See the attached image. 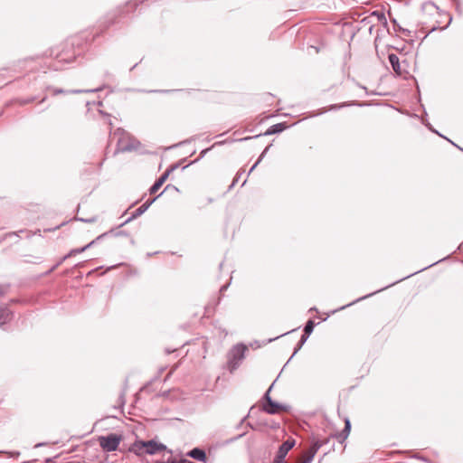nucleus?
<instances>
[{"instance_id":"6ab92c4d","label":"nucleus","mask_w":463,"mask_h":463,"mask_svg":"<svg viewBox=\"0 0 463 463\" xmlns=\"http://www.w3.org/2000/svg\"><path fill=\"white\" fill-rule=\"evenodd\" d=\"M4 294V288L0 287V295Z\"/></svg>"},{"instance_id":"20e7f679","label":"nucleus","mask_w":463,"mask_h":463,"mask_svg":"<svg viewBox=\"0 0 463 463\" xmlns=\"http://www.w3.org/2000/svg\"><path fill=\"white\" fill-rule=\"evenodd\" d=\"M323 445V442L315 441L312 446L303 453L301 458L298 459V463H310L319 449V448Z\"/></svg>"},{"instance_id":"f8f14e48","label":"nucleus","mask_w":463,"mask_h":463,"mask_svg":"<svg viewBox=\"0 0 463 463\" xmlns=\"http://www.w3.org/2000/svg\"><path fill=\"white\" fill-rule=\"evenodd\" d=\"M190 456L194 458L201 461H204L206 458V455L203 450L199 449H194L190 452Z\"/></svg>"},{"instance_id":"f257e3e1","label":"nucleus","mask_w":463,"mask_h":463,"mask_svg":"<svg viewBox=\"0 0 463 463\" xmlns=\"http://www.w3.org/2000/svg\"><path fill=\"white\" fill-rule=\"evenodd\" d=\"M110 141L116 142L117 152H130L140 146V142L122 128H118L110 134Z\"/></svg>"},{"instance_id":"f3484780","label":"nucleus","mask_w":463,"mask_h":463,"mask_svg":"<svg viewBox=\"0 0 463 463\" xmlns=\"http://www.w3.org/2000/svg\"><path fill=\"white\" fill-rule=\"evenodd\" d=\"M313 328H314V322L309 320L305 328H304V332L306 335H309L312 331H313Z\"/></svg>"},{"instance_id":"f03ea898","label":"nucleus","mask_w":463,"mask_h":463,"mask_svg":"<svg viewBox=\"0 0 463 463\" xmlns=\"http://www.w3.org/2000/svg\"><path fill=\"white\" fill-rule=\"evenodd\" d=\"M121 440L122 436L116 433H111L107 436H99L98 438L99 446L103 450L108 452L116 450Z\"/></svg>"},{"instance_id":"dca6fc26","label":"nucleus","mask_w":463,"mask_h":463,"mask_svg":"<svg viewBox=\"0 0 463 463\" xmlns=\"http://www.w3.org/2000/svg\"><path fill=\"white\" fill-rule=\"evenodd\" d=\"M350 430H351V423H350L349 420L346 419L345 420V429L342 431V433L338 436V439H342L343 440H345L348 437Z\"/></svg>"},{"instance_id":"4468645a","label":"nucleus","mask_w":463,"mask_h":463,"mask_svg":"<svg viewBox=\"0 0 463 463\" xmlns=\"http://www.w3.org/2000/svg\"><path fill=\"white\" fill-rule=\"evenodd\" d=\"M286 128H287V126L285 123L275 124L270 127V128L267 131V134H275V133L282 132Z\"/></svg>"},{"instance_id":"9b49d317","label":"nucleus","mask_w":463,"mask_h":463,"mask_svg":"<svg viewBox=\"0 0 463 463\" xmlns=\"http://www.w3.org/2000/svg\"><path fill=\"white\" fill-rule=\"evenodd\" d=\"M12 313L7 308H0V324H5L11 319Z\"/></svg>"},{"instance_id":"a211bd4d","label":"nucleus","mask_w":463,"mask_h":463,"mask_svg":"<svg viewBox=\"0 0 463 463\" xmlns=\"http://www.w3.org/2000/svg\"><path fill=\"white\" fill-rule=\"evenodd\" d=\"M62 92H63L62 90H55L53 93L56 95V94L62 93Z\"/></svg>"},{"instance_id":"0eeeda50","label":"nucleus","mask_w":463,"mask_h":463,"mask_svg":"<svg viewBox=\"0 0 463 463\" xmlns=\"http://www.w3.org/2000/svg\"><path fill=\"white\" fill-rule=\"evenodd\" d=\"M165 449V446L156 440L146 441V454H156Z\"/></svg>"},{"instance_id":"2eb2a0df","label":"nucleus","mask_w":463,"mask_h":463,"mask_svg":"<svg viewBox=\"0 0 463 463\" xmlns=\"http://www.w3.org/2000/svg\"><path fill=\"white\" fill-rule=\"evenodd\" d=\"M94 243H95V241H92L82 248L73 249L69 252V254L65 258L81 253V252L85 251L87 249L90 248Z\"/></svg>"},{"instance_id":"6e6552de","label":"nucleus","mask_w":463,"mask_h":463,"mask_svg":"<svg viewBox=\"0 0 463 463\" xmlns=\"http://www.w3.org/2000/svg\"><path fill=\"white\" fill-rule=\"evenodd\" d=\"M145 212V203L140 205L138 208L135 209L134 211H131V208H129L126 215H128V218L125 220L124 223H128L132 219L137 218V216L141 215Z\"/></svg>"},{"instance_id":"7ed1b4c3","label":"nucleus","mask_w":463,"mask_h":463,"mask_svg":"<svg viewBox=\"0 0 463 463\" xmlns=\"http://www.w3.org/2000/svg\"><path fill=\"white\" fill-rule=\"evenodd\" d=\"M261 410L269 414H279L288 411L284 404L275 402L269 396V390L265 394V402L261 404Z\"/></svg>"},{"instance_id":"1a4fd4ad","label":"nucleus","mask_w":463,"mask_h":463,"mask_svg":"<svg viewBox=\"0 0 463 463\" xmlns=\"http://www.w3.org/2000/svg\"><path fill=\"white\" fill-rule=\"evenodd\" d=\"M389 61L392 64V67L393 71L398 75H402L403 71L401 68L400 61H399L398 56L396 54H393V53L390 54L389 55Z\"/></svg>"},{"instance_id":"39448f33","label":"nucleus","mask_w":463,"mask_h":463,"mask_svg":"<svg viewBox=\"0 0 463 463\" xmlns=\"http://www.w3.org/2000/svg\"><path fill=\"white\" fill-rule=\"evenodd\" d=\"M245 346H236L232 351V359L229 363V370L232 373L238 366L239 362L243 358Z\"/></svg>"},{"instance_id":"ddd939ff","label":"nucleus","mask_w":463,"mask_h":463,"mask_svg":"<svg viewBox=\"0 0 463 463\" xmlns=\"http://www.w3.org/2000/svg\"><path fill=\"white\" fill-rule=\"evenodd\" d=\"M131 451H133L137 456H142L145 452V441H139L137 444H135Z\"/></svg>"},{"instance_id":"423d86ee","label":"nucleus","mask_w":463,"mask_h":463,"mask_svg":"<svg viewBox=\"0 0 463 463\" xmlns=\"http://www.w3.org/2000/svg\"><path fill=\"white\" fill-rule=\"evenodd\" d=\"M295 440L294 439H288L285 442L282 443V445L279 447L278 454L274 459V461L278 462H284V458L287 456L288 452L294 447Z\"/></svg>"},{"instance_id":"9d476101","label":"nucleus","mask_w":463,"mask_h":463,"mask_svg":"<svg viewBox=\"0 0 463 463\" xmlns=\"http://www.w3.org/2000/svg\"><path fill=\"white\" fill-rule=\"evenodd\" d=\"M169 172H165L150 188V194H155L163 185V184L165 182V180L168 177Z\"/></svg>"}]
</instances>
